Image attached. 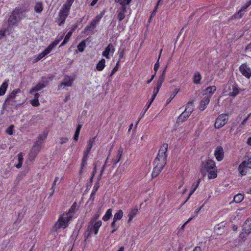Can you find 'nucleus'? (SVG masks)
<instances>
[{
    "instance_id": "nucleus-24",
    "label": "nucleus",
    "mask_w": 251,
    "mask_h": 251,
    "mask_svg": "<svg viewBox=\"0 0 251 251\" xmlns=\"http://www.w3.org/2000/svg\"><path fill=\"white\" fill-rule=\"evenodd\" d=\"M201 182V179H199L198 180H197V182L196 183H193L192 186V190L190 192V193H189V196L188 197V198L187 199V200H186V201H185V202H186L190 198V197H191V196L194 193V192L196 190L197 188H198L200 183Z\"/></svg>"
},
{
    "instance_id": "nucleus-52",
    "label": "nucleus",
    "mask_w": 251,
    "mask_h": 251,
    "mask_svg": "<svg viewBox=\"0 0 251 251\" xmlns=\"http://www.w3.org/2000/svg\"><path fill=\"white\" fill-rule=\"evenodd\" d=\"M124 50L120 49L119 50V62L124 57Z\"/></svg>"
},
{
    "instance_id": "nucleus-22",
    "label": "nucleus",
    "mask_w": 251,
    "mask_h": 251,
    "mask_svg": "<svg viewBox=\"0 0 251 251\" xmlns=\"http://www.w3.org/2000/svg\"><path fill=\"white\" fill-rule=\"evenodd\" d=\"M167 66H166L165 68L164 69L162 75L160 76L159 78H158L157 82V85H158L159 87H161L162 84L165 79V74H166V70Z\"/></svg>"
},
{
    "instance_id": "nucleus-2",
    "label": "nucleus",
    "mask_w": 251,
    "mask_h": 251,
    "mask_svg": "<svg viewBox=\"0 0 251 251\" xmlns=\"http://www.w3.org/2000/svg\"><path fill=\"white\" fill-rule=\"evenodd\" d=\"M75 209L76 206L75 204H73L68 212L60 215L53 226V230L57 231L58 229L61 228L63 229L66 228L69 226V222L74 217Z\"/></svg>"
},
{
    "instance_id": "nucleus-42",
    "label": "nucleus",
    "mask_w": 251,
    "mask_h": 251,
    "mask_svg": "<svg viewBox=\"0 0 251 251\" xmlns=\"http://www.w3.org/2000/svg\"><path fill=\"white\" fill-rule=\"evenodd\" d=\"M251 5V0H250L249 1H248L245 5L243 6V7L241 8V9L239 11V14H240V16L242 15V12L244 11H245L249 6Z\"/></svg>"
},
{
    "instance_id": "nucleus-43",
    "label": "nucleus",
    "mask_w": 251,
    "mask_h": 251,
    "mask_svg": "<svg viewBox=\"0 0 251 251\" xmlns=\"http://www.w3.org/2000/svg\"><path fill=\"white\" fill-rule=\"evenodd\" d=\"M24 10L19 9L16 8L12 13L11 16H17L18 15H23L24 14Z\"/></svg>"
},
{
    "instance_id": "nucleus-29",
    "label": "nucleus",
    "mask_w": 251,
    "mask_h": 251,
    "mask_svg": "<svg viewBox=\"0 0 251 251\" xmlns=\"http://www.w3.org/2000/svg\"><path fill=\"white\" fill-rule=\"evenodd\" d=\"M123 214L122 210H119L114 215L113 221L116 222L121 220L123 216Z\"/></svg>"
},
{
    "instance_id": "nucleus-60",
    "label": "nucleus",
    "mask_w": 251,
    "mask_h": 251,
    "mask_svg": "<svg viewBox=\"0 0 251 251\" xmlns=\"http://www.w3.org/2000/svg\"><path fill=\"white\" fill-rule=\"evenodd\" d=\"M68 141V138H62L60 139V144H62L63 143H66Z\"/></svg>"
},
{
    "instance_id": "nucleus-62",
    "label": "nucleus",
    "mask_w": 251,
    "mask_h": 251,
    "mask_svg": "<svg viewBox=\"0 0 251 251\" xmlns=\"http://www.w3.org/2000/svg\"><path fill=\"white\" fill-rule=\"evenodd\" d=\"M77 24H75L73 25V26L72 27V29H71V30L70 31V32H72V33H73V32L77 28Z\"/></svg>"
},
{
    "instance_id": "nucleus-11",
    "label": "nucleus",
    "mask_w": 251,
    "mask_h": 251,
    "mask_svg": "<svg viewBox=\"0 0 251 251\" xmlns=\"http://www.w3.org/2000/svg\"><path fill=\"white\" fill-rule=\"evenodd\" d=\"M214 155L218 161H222L224 157V151L222 146H218L214 151Z\"/></svg>"
},
{
    "instance_id": "nucleus-19",
    "label": "nucleus",
    "mask_w": 251,
    "mask_h": 251,
    "mask_svg": "<svg viewBox=\"0 0 251 251\" xmlns=\"http://www.w3.org/2000/svg\"><path fill=\"white\" fill-rule=\"evenodd\" d=\"M123 149L120 147L117 152L116 157L112 159V163L114 165H116L120 160L123 154Z\"/></svg>"
},
{
    "instance_id": "nucleus-27",
    "label": "nucleus",
    "mask_w": 251,
    "mask_h": 251,
    "mask_svg": "<svg viewBox=\"0 0 251 251\" xmlns=\"http://www.w3.org/2000/svg\"><path fill=\"white\" fill-rule=\"evenodd\" d=\"M19 20L20 19H18L17 17H10L8 19L9 26H12L16 25Z\"/></svg>"
},
{
    "instance_id": "nucleus-28",
    "label": "nucleus",
    "mask_w": 251,
    "mask_h": 251,
    "mask_svg": "<svg viewBox=\"0 0 251 251\" xmlns=\"http://www.w3.org/2000/svg\"><path fill=\"white\" fill-rule=\"evenodd\" d=\"M193 110H194V106H193V102L190 101V102H188L184 111L185 112H187V113H188V114L191 115V114L192 113Z\"/></svg>"
},
{
    "instance_id": "nucleus-21",
    "label": "nucleus",
    "mask_w": 251,
    "mask_h": 251,
    "mask_svg": "<svg viewBox=\"0 0 251 251\" xmlns=\"http://www.w3.org/2000/svg\"><path fill=\"white\" fill-rule=\"evenodd\" d=\"M138 209L137 207H135L133 209H131L128 214V220L127 223H129L137 215Z\"/></svg>"
},
{
    "instance_id": "nucleus-7",
    "label": "nucleus",
    "mask_w": 251,
    "mask_h": 251,
    "mask_svg": "<svg viewBox=\"0 0 251 251\" xmlns=\"http://www.w3.org/2000/svg\"><path fill=\"white\" fill-rule=\"evenodd\" d=\"M21 92L20 89L14 90L7 97L6 101L8 104L11 105H15L16 102L17 103L16 104H20L21 103L17 97L19 96V94H21Z\"/></svg>"
},
{
    "instance_id": "nucleus-34",
    "label": "nucleus",
    "mask_w": 251,
    "mask_h": 251,
    "mask_svg": "<svg viewBox=\"0 0 251 251\" xmlns=\"http://www.w3.org/2000/svg\"><path fill=\"white\" fill-rule=\"evenodd\" d=\"M7 87L8 83L7 82H4L2 83L0 87V96H2L5 93Z\"/></svg>"
},
{
    "instance_id": "nucleus-13",
    "label": "nucleus",
    "mask_w": 251,
    "mask_h": 251,
    "mask_svg": "<svg viewBox=\"0 0 251 251\" xmlns=\"http://www.w3.org/2000/svg\"><path fill=\"white\" fill-rule=\"evenodd\" d=\"M100 17H96V18L89 24L87 25L84 31V33H86L88 31H92L95 28L96 25L99 22L100 20Z\"/></svg>"
},
{
    "instance_id": "nucleus-50",
    "label": "nucleus",
    "mask_w": 251,
    "mask_h": 251,
    "mask_svg": "<svg viewBox=\"0 0 251 251\" xmlns=\"http://www.w3.org/2000/svg\"><path fill=\"white\" fill-rule=\"evenodd\" d=\"M131 0H115L116 2H119L123 5L129 4Z\"/></svg>"
},
{
    "instance_id": "nucleus-40",
    "label": "nucleus",
    "mask_w": 251,
    "mask_h": 251,
    "mask_svg": "<svg viewBox=\"0 0 251 251\" xmlns=\"http://www.w3.org/2000/svg\"><path fill=\"white\" fill-rule=\"evenodd\" d=\"M48 133L47 132H44L38 136V140L37 143L41 144L42 142L46 138Z\"/></svg>"
},
{
    "instance_id": "nucleus-38",
    "label": "nucleus",
    "mask_w": 251,
    "mask_h": 251,
    "mask_svg": "<svg viewBox=\"0 0 251 251\" xmlns=\"http://www.w3.org/2000/svg\"><path fill=\"white\" fill-rule=\"evenodd\" d=\"M81 127H82V125H78L76 128V129L75 131V135L74 136V139L75 141H77L78 140L79 132H80Z\"/></svg>"
},
{
    "instance_id": "nucleus-14",
    "label": "nucleus",
    "mask_w": 251,
    "mask_h": 251,
    "mask_svg": "<svg viewBox=\"0 0 251 251\" xmlns=\"http://www.w3.org/2000/svg\"><path fill=\"white\" fill-rule=\"evenodd\" d=\"M74 78L72 76H65L64 78V81L58 86V89H61L62 86L70 87L72 86Z\"/></svg>"
},
{
    "instance_id": "nucleus-47",
    "label": "nucleus",
    "mask_w": 251,
    "mask_h": 251,
    "mask_svg": "<svg viewBox=\"0 0 251 251\" xmlns=\"http://www.w3.org/2000/svg\"><path fill=\"white\" fill-rule=\"evenodd\" d=\"M116 222L113 221L111 224V226L113 228V229L111 231V233L113 234L114 232L117 230L118 226H116Z\"/></svg>"
},
{
    "instance_id": "nucleus-44",
    "label": "nucleus",
    "mask_w": 251,
    "mask_h": 251,
    "mask_svg": "<svg viewBox=\"0 0 251 251\" xmlns=\"http://www.w3.org/2000/svg\"><path fill=\"white\" fill-rule=\"evenodd\" d=\"M86 47L85 41L81 42L77 46V49L80 52H82Z\"/></svg>"
},
{
    "instance_id": "nucleus-56",
    "label": "nucleus",
    "mask_w": 251,
    "mask_h": 251,
    "mask_svg": "<svg viewBox=\"0 0 251 251\" xmlns=\"http://www.w3.org/2000/svg\"><path fill=\"white\" fill-rule=\"evenodd\" d=\"M247 123L246 120H244L241 123V124L239 125L238 129H239L240 131L244 128V125Z\"/></svg>"
},
{
    "instance_id": "nucleus-25",
    "label": "nucleus",
    "mask_w": 251,
    "mask_h": 251,
    "mask_svg": "<svg viewBox=\"0 0 251 251\" xmlns=\"http://www.w3.org/2000/svg\"><path fill=\"white\" fill-rule=\"evenodd\" d=\"M216 90V87L215 86H212L207 87L205 90V96H210L214 93V92Z\"/></svg>"
},
{
    "instance_id": "nucleus-12",
    "label": "nucleus",
    "mask_w": 251,
    "mask_h": 251,
    "mask_svg": "<svg viewBox=\"0 0 251 251\" xmlns=\"http://www.w3.org/2000/svg\"><path fill=\"white\" fill-rule=\"evenodd\" d=\"M115 51V48L111 44H108L105 50L102 52V55L107 59L110 58L109 54H113Z\"/></svg>"
},
{
    "instance_id": "nucleus-17",
    "label": "nucleus",
    "mask_w": 251,
    "mask_h": 251,
    "mask_svg": "<svg viewBox=\"0 0 251 251\" xmlns=\"http://www.w3.org/2000/svg\"><path fill=\"white\" fill-rule=\"evenodd\" d=\"M243 230L248 234L251 232V220L247 219L245 221L243 226Z\"/></svg>"
},
{
    "instance_id": "nucleus-10",
    "label": "nucleus",
    "mask_w": 251,
    "mask_h": 251,
    "mask_svg": "<svg viewBox=\"0 0 251 251\" xmlns=\"http://www.w3.org/2000/svg\"><path fill=\"white\" fill-rule=\"evenodd\" d=\"M240 73L243 75L250 78L251 77V68L247 63H243L239 68Z\"/></svg>"
},
{
    "instance_id": "nucleus-41",
    "label": "nucleus",
    "mask_w": 251,
    "mask_h": 251,
    "mask_svg": "<svg viewBox=\"0 0 251 251\" xmlns=\"http://www.w3.org/2000/svg\"><path fill=\"white\" fill-rule=\"evenodd\" d=\"M72 35V32H68L66 36L65 37V38L63 41V42L60 44V46H63L65 44H66L69 40L71 36Z\"/></svg>"
},
{
    "instance_id": "nucleus-1",
    "label": "nucleus",
    "mask_w": 251,
    "mask_h": 251,
    "mask_svg": "<svg viewBox=\"0 0 251 251\" xmlns=\"http://www.w3.org/2000/svg\"><path fill=\"white\" fill-rule=\"evenodd\" d=\"M168 148L167 144H163L159 150L158 155L154 161V167L152 173V177H156L166 164Z\"/></svg>"
},
{
    "instance_id": "nucleus-20",
    "label": "nucleus",
    "mask_w": 251,
    "mask_h": 251,
    "mask_svg": "<svg viewBox=\"0 0 251 251\" xmlns=\"http://www.w3.org/2000/svg\"><path fill=\"white\" fill-rule=\"evenodd\" d=\"M95 138H93L90 139L88 142L87 146L86 149V150L84 151L83 154H85L86 155H88L89 152L91 151V148L94 145V141Z\"/></svg>"
},
{
    "instance_id": "nucleus-45",
    "label": "nucleus",
    "mask_w": 251,
    "mask_h": 251,
    "mask_svg": "<svg viewBox=\"0 0 251 251\" xmlns=\"http://www.w3.org/2000/svg\"><path fill=\"white\" fill-rule=\"evenodd\" d=\"M62 179V178H60L58 176H56L55 177V179H54L53 182L51 187H53V189H55L56 185L58 184L60 182V181H61Z\"/></svg>"
},
{
    "instance_id": "nucleus-23",
    "label": "nucleus",
    "mask_w": 251,
    "mask_h": 251,
    "mask_svg": "<svg viewBox=\"0 0 251 251\" xmlns=\"http://www.w3.org/2000/svg\"><path fill=\"white\" fill-rule=\"evenodd\" d=\"M45 87L46 85L44 84L38 83L30 90V93L32 94L33 92L40 91Z\"/></svg>"
},
{
    "instance_id": "nucleus-35",
    "label": "nucleus",
    "mask_w": 251,
    "mask_h": 251,
    "mask_svg": "<svg viewBox=\"0 0 251 251\" xmlns=\"http://www.w3.org/2000/svg\"><path fill=\"white\" fill-rule=\"evenodd\" d=\"M34 10L37 13H40L43 10V5L41 2H36Z\"/></svg>"
},
{
    "instance_id": "nucleus-37",
    "label": "nucleus",
    "mask_w": 251,
    "mask_h": 251,
    "mask_svg": "<svg viewBox=\"0 0 251 251\" xmlns=\"http://www.w3.org/2000/svg\"><path fill=\"white\" fill-rule=\"evenodd\" d=\"M208 172V177L209 179H213L217 176V171L216 169H213L212 170H210Z\"/></svg>"
},
{
    "instance_id": "nucleus-61",
    "label": "nucleus",
    "mask_w": 251,
    "mask_h": 251,
    "mask_svg": "<svg viewBox=\"0 0 251 251\" xmlns=\"http://www.w3.org/2000/svg\"><path fill=\"white\" fill-rule=\"evenodd\" d=\"M99 182H97L94 186V189L93 190L96 191H97L98 190V189L99 188Z\"/></svg>"
},
{
    "instance_id": "nucleus-26",
    "label": "nucleus",
    "mask_w": 251,
    "mask_h": 251,
    "mask_svg": "<svg viewBox=\"0 0 251 251\" xmlns=\"http://www.w3.org/2000/svg\"><path fill=\"white\" fill-rule=\"evenodd\" d=\"M105 60L104 59H101L96 66V69L99 71H101L105 66Z\"/></svg>"
},
{
    "instance_id": "nucleus-5",
    "label": "nucleus",
    "mask_w": 251,
    "mask_h": 251,
    "mask_svg": "<svg viewBox=\"0 0 251 251\" xmlns=\"http://www.w3.org/2000/svg\"><path fill=\"white\" fill-rule=\"evenodd\" d=\"M64 37V34L61 35L59 37H58L55 41L51 43L43 52L38 54V56L35 59V61H38L46 55L48 54L61 41Z\"/></svg>"
},
{
    "instance_id": "nucleus-32",
    "label": "nucleus",
    "mask_w": 251,
    "mask_h": 251,
    "mask_svg": "<svg viewBox=\"0 0 251 251\" xmlns=\"http://www.w3.org/2000/svg\"><path fill=\"white\" fill-rule=\"evenodd\" d=\"M201 77L199 72H196L194 75L193 82L195 84H199Z\"/></svg>"
},
{
    "instance_id": "nucleus-57",
    "label": "nucleus",
    "mask_w": 251,
    "mask_h": 251,
    "mask_svg": "<svg viewBox=\"0 0 251 251\" xmlns=\"http://www.w3.org/2000/svg\"><path fill=\"white\" fill-rule=\"evenodd\" d=\"M6 29L0 30V40L5 36Z\"/></svg>"
},
{
    "instance_id": "nucleus-33",
    "label": "nucleus",
    "mask_w": 251,
    "mask_h": 251,
    "mask_svg": "<svg viewBox=\"0 0 251 251\" xmlns=\"http://www.w3.org/2000/svg\"><path fill=\"white\" fill-rule=\"evenodd\" d=\"M225 226H220L219 224L217 225L214 227L215 232L218 234H221L224 232V228Z\"/></svg>"
},
{
    "instance_id": "nucleus-16",
    "label": "nucleus",
    "mask_w": 251,
    "mask_h": 251,
    "mask_svg": "<svg viewBox=\"0 0 251 251\" xmlns=\"http://www.w3.org/2000/svg\"><path fill=\"white\" fill-rule=\"evenodd\" d=\"M210 100V96H205L200 102V109L201 110H204L208 104L209 103Z\"/></svg>"
},
{
    "instance_id": "nucleus-15",
    "label": "nucleus",
    "mask_w": 251,
    "mask_h": 251,
    "mask_svg": "<svg viewBox=\"0 0 251 251\" xmlns=\"http://www.w3.org/2000/svg\"><path fill=\"white\" fill-rule=\"evenodd\" d=\"M250 169L247 164L246 161H244L241 163L238 167V171L240 174L244 176L246 175L247 172V170Z\"/></svg>"
},
{
    "instance_id": "nucleus-58",
    "label": "nucleus",
    "mask_w": 251,
    "mask_h": 251,
    "mask_svg": "<svg viewBox=\"0 0 251 251\" xmlns=\"http://www.w3.org/2000/svg\"><path fill=\"white\" fill-rule=\"evenodd\" d=\"M13 125H11L9 128L7 130V133L9 135H12L13 134L12 129L13 128Z\"/></svg>"
},
{
    "instance_id": "nucleus-49",
    "label": "nucleus",
    "mask_w": 251,
    "mask_h": 251,
    "mask_svg": "<svg viewBox=\"0 0 251 251\" xmlns=\"http://www.w3.org/2000/svg\"><path fill=\"white\" fill-rule=\"evenodd\" d=\"M162 51V50H161L160 51L159 56L158 60L156 62V63L155 64L154 66V70L155 73L157 71V70H158V69L159 68V64L158 61H159V59L160 58V57Z\"/></svg>"
},
{
    "instance_id": "nucleus-48",
    "label": "nucleus",
    "mask_w": 251,
    "mask_h": 251,
    "mask_svg": "<svg viewBox=\"0 0 251 251\" xmlns=\"http://www.w3.org/2000/svg\"><path fill=\"white\" fill-rule=\"evenodd\" d=\"M119 66V61L117 63L116 66L111 71L110 75H109L110 77H111L118 70Z\"/></svg>"
},
{
    "instance_id": "nucleus-46",
    "label": "nucleus",
    "mask_w": 251,
    "mask_h": 251,
    "mask_svg": "<svg viewBox=\"0 0 251 251\" xmlns=\"http://www.w3.org/2000/svg\"><path fill=\"white\" fill-rule=\"evenodd\" d=\"M88 155L83 154V156L82 159V163L81 164V167L84 168L87 164V161L88 160Z\"/></svg>"
},
{
    "instance_id": "nucleus-55",
    "label": "nucleus",
    "mask_w": 251,
    "mask_h": 251,
    "mask_svg": "<svg viewBox=\"0 0 251 251\" xmlns=\"http://www.w3.org/2000/svg\"><path fill=\"white\" fill-rule=\"evenodd\" d=\"M244 210L245 208H239L236 211L235 214L237 216H239V215H243Z\"/></svg>"
},
{
    "instance_id": "nucleus-6",
    "label": "nucleus",
    "mask_w": 251,
    "mask_h": 251,
    "mask_svg": "<svg viewBox=\"0 0 251 251\" xmlns=\"http://www.w3.org/2000/svg\"><path fill=\"white\" fill-rule=\"evenodd\" d=\"M64 37V34L61 35L59 37H58L55 41L51 43L43 52L38 54V56L35 59V61H38L46 55L48 54L61 41Z\"/></svg>"
},
{
    "instance_id": "nucleus-51",
    "label": "nucleus",
    "mask_w": 251,
    "mask_h": 251,
    "mask_svg": "<svg viewBox=\"0 0 251 251\" xmlns=\"http://www.w3.org/2000/svg\"><path fill=\"white\" fill-rule=\"evenodd\" d=\"M30 103L33 106H37L40 104L39 100L37 99H34L33 100H31Z\"/></svg>"
},
{
    "instance_id": "nucleus-39",
    "label": "nucleus",
    "mask_w": 251,
    "mask_h": 251,
    "mask_svg": "<svg viewBox=\"0 0 251 251\" xmlns=\"http://www.w3.org/2000/svg\"><path fill=\"white\" fill-rule=\"evenodd\" d=\"M112 216V209H109L107 210L105 214L102 218V220L104 221H106L108 220L110 217Z\"/></svg>"
},
{
    "instance_id": "nucleus-31",
    "label": "nucleus",
    "mask_w": 251,
    "mask_h": 251,
    "mask_svg": "<svg viewBox=\"0 0 251 251\" xmlns=\"http://www.w3.org/2000/svg\"><path fill=\"white\" fill-rule=\"evenodd\" d=\"M18 156V163L16 165V167L18 169L20 168L23 164V162L24 160V157H23V154L22 152H20L17 155Z\"/></svg>"
},
{
    "instance_id": "nucleus-18",
    "label": "nucleus",
    "mask_w": 251,
    "mask_h": 251,
    "mask_svg": "<svg viewBox=\"0 0 251 251\" xmlns=\"http://www.w3.org/2000/svg\"><path fill=\"white\" fill-rule=\"evenodd\" d=\"M190 115L188 114V113H187V112H185L184 111L180 115V116L177 118L176 121V124L179 125L180 123H182L183 122L185 121L190 116Z\"/></svg>"
},
{
    "instance_id": "nucleus-30",
    "label": "nucleus",
    "mask_w": 251,
    "mask_h": 251,
    "mask_svg": "<svg viewBox=\"0 0 251 251\" xmlns=\"http://www.w3.org/2000/svg\"><path fill=\"white\" fill-rule=\"evenodd\" d=\"M73 1L68 0L67 3L65 4L63 7L64 11V15H68L70 7L72 5Z\"/></svg>"
},
{
    "instance_id": "nucleus-64",
    "label": "nucleus",
    "mask_w": 251,
    "mask_h": 251,
    "mask_svg": "<svg viewBox=\"0 0 251 251\" xmlns=\"http://www.w3.org/2000/svg\"><path fill=\"white\" fill-rule=\"evenodd\" d=\"M193 251H202L200 247L197 246L195 248Z\"/></svg>"
},
{
    "instance_id": "nucleus-36",
    "label": "nucleus",
    "mask_w": 251,
    "mask_h": 251,
    "mask_svg": "<svg viewBox=\"0 0 251 251\" xmlns=\"http://www.w3.org/2000/svg\"><path fill=\"white\" fill-rule=\"evenodd\" d=\"M244 195L241 194H238L234 197L233 201L236 203H239L244 200Z\"/></svg>"
},
{
    "instance_id": "nucleus-59",
    "label": "nucleus",
    "mask_w": 251,
    "mask_h": 251,
    "mask_svg": "<svg viewBox=\"0 0 251 251\" xmlns=\"http://www.w3.org/2000/svg\"><path fill=\"white\" fill-rule=\"evenodd\" d=\"M160 88L161 87H159L158 85H157L156 87L154 88L153 90V95L156 96Z\"/></svg>"
},
{
    "instance_id": "nucleus-4",
    "label": "nucleus",
    "mask_w": 251,
    "mask_h": 251,
    "mask_svg": "<svg viewBox=\"0 0 251 251\" xmlns=\"http://www.w3.org/2000/svg\"><path fill=\"white\" fill-rule=\"evenodd\" d=\"M225 93H227L230 97H235L240 92L238 85L234 82L228 81L224 88Z\"/></svg>"
},
{
    "instance_id": "nucleus-53",
    "label": "nucleus",
    "mask_w": 251,
    "mask_h": 251,
    "mask_svg": "<svg viewBox=\"0 0 251 251\" xmlns=\"http://www.w3.org/2000/svg\"><path fill=\"white\" fill-rule=\"evenodd\" d=\"M178 92V90H176L175 92H174L170 96L169 99L168 100H167V103H169L171 100H173L175 97L176 96V95L177 94V93Z\"/></svg>"
},
{
    "instance_id": "nucleus-63",
    "label": "nucleus",
    "mask_w": 251,
    "mask_h": 251,
    "mask_svg": "<svg viewBox=\"0 0 251 251\" xmlns=\"http://www.w3.org/2000/svg\"><path fill=\"white\" fill-rule=\"evenodd\" d=\"M247 164L249 168L251 169V158L248 159V161H247Z\"/></svg>"
},
{
    "instance_id": "nucleus-8",
    "label": "nucleus",
    "mask_w": 251,
    "mask_h": 251,
    "mask_svg": "<svg viewBox=\"0 0 251 251\" xmlns=\"http://www.w3.org/2000/svg\"><path fill=\"white\" fill-rule=\"evenodd\" d=\"M215 169H216L215 162L213 160L209 159L206 162H202L201 171V173H204L205 171L209 172Z\"/></svg>"
},
{
    "instance_id": "nucleus-9",
    "label": "nucleus",
    "mask_w": 251,
    "mask_h": 251,
    "mask_svg": "<svg viewBox=\"0 0 251 251\" xmlns=\"http://www.w3.org/2000/svg\"><path fill=\"white\" fill-rule=\"evenodd\" d=\"M228 121L227 116L226 114H221L216 119L215 123V127L220 128L225 126Z\"/></svg>"
},
{
    "instance_id": "nucleus-3",
    "label": "nucleus",
    "mask_w": 251,
    "mask_h": 251,
    "mask_svg": "<svg viewBox=\"0 0 251 251\" xmlns=\"http://www.w3.org/2000/svg\"><path fill=\"white\" fill-rule=\"evenodd\" d=\"M102 222L101 221H98L95 223L90 222L87 230L84 232L85 240L90 237L92 233L97 234L98 233L99 229L101 226Z\"/></svg>"
},
{
    "instance_id": "nucleus-54",
    "label": "nucleus",
    "mask_w": 251,
    "mask_h": 251,
    "mask_svg": "<svg viewBox=\"0 0 251 251\" xmlns=\"http://www.w3.org/2000/svg\"><path fill=\"white\" fill-rule=\"evenodd\" d=\"M100 216V214L98 213H97L96 214H95L92 219H91V220L90 221V222H92V223H95L96 222V220L99 218Z\"/></svg>"
}]
</instances>
